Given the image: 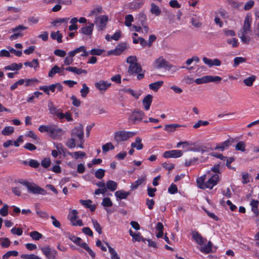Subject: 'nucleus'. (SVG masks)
Listing matches in <instances>:
<instances>
[{
    "mask_svg": "<svg viewBox=\"0 0 259 259\" xmlns=\"http://www.w3.org/2000/svg\"><path fill=\"white\" fill-rule=\"evenodd\" d=\"M49 130V135L54 139H60L63 134L62 130L54 125H51Z\"/></svg>",
    "mask_w": 259,
    "mask_h": 259,
    "instance_id": "obj_9",
    "label": "nucleus"
},
{
    "mask_svg": "<svg viewBox=\"0 0 259 259\" xmlns=\"http://www.w3.org/2000/svg\"><path fill=\"white\" fill-rule=\"evenodd\" d=\"M246 59L243 57H237L234 59V67H237L240 63L245 62Z\"/></svg>",
    "mask_w": 259,
    "mask_h": 259,
    "instance_id": "obj_49",
    "label": "nucleus"
},
{
    "mask_svg": "<svg viewBox=\"0 0 259 259\" xmlns=\"http://www.w3.org/2000/svg\"><path fill=\"white\" fill-rule=\"evenodd\" d=\"M25 85L26 87L32 86L34 85L35 83H38L39 82V80L36 78L25 79Z\"/></svg>",
    "mask_w": 259,
    "mask_h": 259,
    "instance_id": "obj_52",
    "label": "nucleus"
},
{
    "mask_svg": "<svg viewBox=\"0 0 259 259\" xmlns=\"http://www.w3.org/2000/svg\"><path fill=\"white\" fill-rule=\"evenodd\" d=\"M219 176L217 174L213 175L206 182V188L212 189L213 187L217 185L219 181Z\"/></svg>",
    "mask_w": 259,
    "mask_h": 259,
    "instance_id": "obj_14",
    "label": "nucleus"
},
{
    "mask_svg": "<svg viewBox=\"0 0 259 259\" xmlns=\"http://www.w3.org/2000/svg\"><path fill=\"white\" fill-rule=\"evenodd\" d=\"M131 194L130 192H125L123 190L117 191L115 193V196L119 199H126Z\"/></svg>",
    "mask_w": 259,
    "mask_h": 259,
    "instance_id": "obj_28",
    "label": "nucleus"
},
{
    "mask_svg": "<svg viewBox=\"0 0 259 259\" xmlns=\"http://www.w3.org/2000/svg\"><path fill=\"white\" fill-rule=\"evenodd\" d=\"M68 154L75 159L79 158L83 159L86 157L85 153L81 151H76L73 153L68 152Z\"/></svg>",
    "mask_w": 259,
    "mask_h": 259,
    "instance_id": "obj_27",
    "label": "nucleus"
},
{
    "mask_svg": "<svg viewBox=\"0 0 259 259\" xmlns=\"http://www.w3.org/2000/svg\"><path fill=\"white\" fill-rule=\"evenodd\" d=\"M101 204L104 207H111L112 206L113 203L109 198L106 197L103 198Z\"/></svg>",
    "mask_w": 259,
    "mask_h": 259,
    "instance_id": "obj_57",
    "label": "nucleus"
},
{
    "mask_svg": "<svg viewBox=\"0 0 259 259\" xmlns=\"http://www.w3.org/2000/svg\"><path fill=\"white\" fill-rule=\"evenodd\" d=\"M24 65L26 66H29L30 67H33L34 68H38L39 67V63L37 59H33L32 62L27 61L24 63Z\"/></svg>",
    "mask_w": 259,
    "mask_h": 259,
    "instance_id": "obj_41",
    "label": "nucleus"
},
{
    "mask_svg": "<svg viewBox=\"0 0 259 259\" xmlns=\"http://www.w3.org/2000/svg\"><path fill=\"white\" fill-rule=\"evenodd\" d=\"M138 60L135 56H130L126 59V62L130 65L138 63Z\"/></svg>",
    "mask_w": 259,
    "mask_h": 259,
    "instance_id": "obj_64",
    "label": "nucleus"
},
{
    "mask_svg": "<svg viewBox=\"0 0 259 259\" xmlns=\"http://www.w3.org/2000/svg\"><path fill=\"white\" fill-rule=\"evenodd\" d=\"M207 82H218L222 80V78L218 76L206 75Z\"/></svg>",
    "mask_w": 259,
    "mask_h": 259,
    "instance_id": "obj_44",
    "label": "nucleus"
},
{
    "mask_svg": "<svg viewBox=\"0 0 259 259\" xmlns=\"http://www.w3.org/2000/svg\"><path fill=\"white\" fill-rule=\"evenodd\" d=\"M252 19L249 15H246L244 21L243 26L239 30V32H243L244 33H248L251 32V23Z\"/></svg>",
    "mask_w": 259,
    "mask_h": 259,
    "instance_id": "obj_12",
    "label": "nucleus"
},
{
    "mask_svg": "<svg viewBox=\"0 0 259 259\" xmlns=\"http://www.w3.org/2000/svg\"><path fill=\"white\" fill-rule=\"evenodd\" d=\"M231 96L228 93H223L219 96V101L220 102H223L230 99Z\"/></svg>",
    "mask_w": 259,
    "mask_h": 259,
    "instance_id": "obj_42",
    "label": "nucleus"
},
{
    "mask_svg": "<svg viewBox=\"0 0 259 259\" xmlns=\"http://www.w3.org/2000/svg\"><path fill=\"white\" fill-rule=\"evenodd\" d=\"M191 22L192 25L196 28L200 27L202 24L200 21L199 18L195 15L192 17Z\"/></svg>",
    "mask_w": 259,
    "mask_h": 259,
    "instance_id": "obj_34",
    "label": "nucleus"
},
{
    "mask_svg": "<svg viewBox=\"0 0 259 259\" xmlns=\"http://www.w3.org/2000/svg\"><path fill=\"white\" fill-rule=\"evenodd\" d=\"M30 236L35 240H39L42 238V235L37 231H34L30 233Z\"/></svg>",
    "mask_w": 259,
    "mask_h": 259,
    "instance_id": "obj_45",
    "label": "nucleus"
},
{
    "mask_svg": "<svg viewBox=\"0 0 259 259\" xmlns=\"http://www.w3.org/2000/svg\"><path fill=\"white\" fill-rule=\"evenodd\" d=\"M256 76L252 75L243 80L244 83L247 87H251L252 85L253 82L255 80Z\"/></svg>",
    "mask_w": 259,
    "mask_h": 259,
    "instance_id": "obj_39",
    "label": "nucleus"
},
{
    "mask_svg": "<svg viewBox=\"0 0 259 259\" xmlns=\"http://www.w3.org/2000/svg\"><path fill=\"white\" fill-rule=\"evenodd\" d=\"M108 21L107 16L101 15L96 17L94 24L98 28V30H103L105 28Z\"/></svg>",
    "mask_w": 259,
    "mask_h": 259,
    "instance_id": "obj_6",
    "label": "nucleus"
},
{
    "mask_svg": "<svg viewBox=\"0 0 259 259\" xmlns=\"http://www.w3.org/2000/svg\"><path fill=\"white\" fill-rule=\"evenodd\" d=\"M190 150L194 152H200L202 153L209 152L208 148L206 146H199L197 147L191 148Z\"/></svg>",
    "mask_w": 259,
    "mask_h": 259,
    "instance_id": "obj_40",
    "label": "nucleus"
},
{
    "mask_svg": "<svg viewBox=\"0 0 259 259\" xmlns=\"http://www.w3.org/2000/svg\"><path fill=\"white\" fill-rule=\"evenodd\" d=\"M92 222L93 223L94 229L96 231L100 234L102 233V227L99 224L98 221L96 220L92 219Z\"/></svg>",
    "mask_w": 259,
    "mask_h": 259,
    "instance_id": "obj_48",
    "label": "nucleus"
},
{
    "mask_svg": "<svg viewBox=\"0 0 259 259\" xmlns=\"http://www.w3.org/2000/svg\"><path fill=\"white\" fill-rule=\"evenodd\" d=\"M147 17L144 13H141L139 15V21H140L141 25H144L146 24Z\"/></svg>",
    "mask_w": 259,
    "mask_h": 259,
    "instance_id": "obj_61",
    "label": "nucleus"
},
{
    "mask_svg": "<svg viewBox=\"0 0 259 259\" xmlns=\"http://www.w3.org/2000/svg\"><path fill=\"white\" fill-rule=\"evenodd\" d=\"M48 108L50 111V112L52 114L56 115V114L59 111V109H58L54 105L52 102H49L48 104Z\"/></svg>",
    "mask_w": 259,
    "mask_h": 259,
    "instance_id": "obj_53",
    "label": "nucleus"
},
{
    "mask_svg": "<svg viewBox=\"0 0 259 259\" xmlns=\"http://www.w3.org/2000/svg\"><path fill=\"white\" fill-rule=\"evenodd\" d=\"M145 116V113L143 111L135 109L130 116L128 121L132 124H136L141 121Z\"/></svg>",
    "mask_w": 259,
    "mask_h": 259,
    "instance_id": "obj_5",
    "label": "nucleus"
},
{
    "mask_svg": "<svg viewBox=\"0 0 259 259\" xmlns=\"http://www.w3.org/2000/svg\"><path fill=\"white\" fill-rule=\"evenodd\" d=\"M136 132H128L124 130L118 131L114 134V140L117 144H119L122 142L128 140L130 138L136 135Z\"/></svg>",
    "mask_w": 259,
    "mask_h": 259,
    "instance_id": "obj_3",
    "label": "nucleus"
},
{
    "mask_svg": "<svg viewBox=\"0 0 259 259\" xmlns=\"http://www.w3.org/2000/svg\"><path fill=\"white\" fill-rule=\"evenodd\" d=\"M39 249L47 258L56 259L58 253L55 249L50 247L49 245L40 247Z\"/></svg>",
    "mask_w": 259,
    "mask_h": 259,
    "instance_id": "obj_4",
    "label": "nucleus"
},
{
    "mask_svg": "<svg viewBox=\"0 0 259 259\" xmlns=\"http://www.w3.org/2000/svg\"><path fill=\"white\" fill-rule=\"evenodd\" d=\"M192 238L199 245H202L206 241V239L202 237L201 234L197 231L192 232Z\"/></svg>",
    "mask_w": 259,
    "mask_h": 259,
    "instance_id": "obj_18",
    "label": "nucleus"
},
{
    "mask_svg": "<svg viewBox=\"0 0 259 259\" xmlns=\"http://www.w3.org/2000/svg\"><path fill=\"white\" fill-rule=\"evenodd\" d=\"M134 21V17L131 14H128L125 18V25L130 27L132 26V22Z\"/></svg>",
    "mask_w": 259,
    "mask_h": 259,
    "instance_id": "obj_55",
    "label": "nucleus"
},
{
    "mask_svg": "<svg viewBox=\"0 0 259 259\" xmlns=\"http://www.w3.org/2000/svg\"><path fill=\"white\" fill-rule=\"evenodd\" d=\"M154 65L155 67L157 69L164 68L170 69L172 67V65L169 64L162 57H160L155 60Z\"/></svg>",
    "mask_w": 259,
    "mask_h": 259,
    "instance_id": "obj_10",
    "label": "nucleus"
},
{
    "mask_svg": "<svg viewBox=\"0 0 259 259\" xmlns=\"http://www.w3.org/2000/svg\"><path fill=\"white\" fill-rule=\"evenodd\" d=\"M182 125H180L179 124H166L164 126V130L167 131V132H174L176 131L177 127H179L182 126Z\"/></svg>",
    "mask_w": 259,
    "mask_h": 259,
    "instance_id": "obj_33",
    "label": "nucleus"
},
{
    "mask_svg": "<svg viewBox=\"0 0 259 259\" xmlns=\"http://www.w3.org/2000/svg\"><path fill=\"white\" fill-rule=\"evenodd\" d=\"M82 88L80 90V92L81 94V96L83 98H85L87 97V95L89 93V88L87 87L85 83L82 84Z\"/></svg>",
    "mask_w": 259,
    "mask_h": 259,
    "instance_id": "obj_46",
    "label": "nucleus"
},
{
    "mask_svg": "<svg viewBox=\"0 0 259 259\" xmlns=\"http://www.w3.org/2000/svg\"><path fill=\"white\" fill-rule=\"evenodd\" d=\"M212 244L210 241H208L206 245L202 246L200 247V250L202 252L209 253L212 250Z\"/></svg>",
    "mask_w": 259,
    "mask_h": 259,
    "instance_id": "obj_36",
    "label": "nucleus"
},
{
    "mask_svg": "<svg viewBox=\"0 0 259 259\" xmlns=\"http://www.w3.org/2000/svg\"><path fill=\"white\" fill-rule=\"evenodd\" d=\"M71 138L68 139L66 143V146L72 149L76 146L81 149L84 148L83 143L84 142L83 126L82 124H79L78 126H75L71 131Z\"/></svg>",
    "mask_w": 259,
    "mask_h": 259,
    "instance_id": "obj_1",
    "label": "nucleus"
},
{
    "mask_svg": "<svg viewBox=\"0 0 259 259\" xmlns=\"http://www.w3.org/2000/svg\"><path fill=\"white\" fill-rule=\"evenodd\" d=\"M62 34L59 30L56 32H52L51 33V37L54 40H56L58 43L62 42Z\"/></svg>",
    "mask_w": 259,
    "mask_h": 259,
    "instance_id": "obj_30",
    "label": "nucleus"
},
{
    "mask_svg": "<svg viewBox=\"0 0 259 259\" xmlns=\"http://www.w3.org/2000/svg\"><path fill=\"white\" fill-rule=\"evenodd\" d=\"M106 186L107 188L112 192L114 191L117 188V184L112 180L108 181L106 183Z\"/></svg>",
    "mask_w": 259,
    "mask_h": 259,
    "instance_id": "obj_31",
    "label": "nucleus"
},
{
    "mask_svg": "<svg viewBox=\"0 0 259 259\" xmlns=\"http://www.w3.org/2000/svg\"><path fill=\"white\" fill-rule=\"evenodd\" d=\"M147 179L146 176H142L139 178L134 183H132L131 185V189L132 190H135L138 188V187L142 184L143 182L146 181Z\"/></svg>",
    "mask_w": 259,
    "mask_h": 259,
    "instance_id": "obj_21",
    "label": "nucleus"
},
{
    "mask_svg": "<svg viewBox=\"0 0 259 259\" xmlns=\"http://www.w3.org/2000/svg\"><path fill=\"white\" fill-rule=\"evenodd\" d=\"M18 182L26 187L28 189V192L29 193L34 194H41L43 195L47 193V191L44 189L40 188L34 183L29 182L27 181L22 179L19 180Z\"/></svg>",
    "mask_w": 259,
    "mask_h": 259,
    "instance_id": "obj_2",
    "label": "nucleus"
},
{
    "mask_svg": "<svg viewBox=\"0 0 259 259\" xmlns=\"http://www.w3.org/2000/svg\"><path fill=\"white\" fill-rule=\"evenodd\" d=\"M150 12L152 14H154L156 16L160 15L161 13V11L159 7L154 3L151 4Z\"/></svg>",
    "mask_w": 259,
    "mask_h": 259,
    "instance_id": "obj_32",
    "label": "nucleus"
},
{
    "mask_svg": "<svg viewBox=\"0 0 259 259\" xmlns=\"http://www.w3.org/2000/svg\"><path fill=\"white\" fill-rule=\"evenodd\" d=\"M36 213L40 218L48 219L49 216L47 212L45 211H42L38 209L36 206H35Z\"/></svg>",
    "mask_w": 259,
    "mask_h": 259,
    "instance_id": "obj_54",
    "label": "nucleus"
},
{
    "mask_svg": "<svg viewBox=\"0 0 259 259\" xmlns=\"http://www.w3.org/2000/svg\"><path fill=\"white\" fill-rule=\"evenodd\" d=\"M206 179V175H204L200 177H199L196 180V183L198 188L201 189H206V182H205Z\"/></svg>",
    "mask_w": 259,
    "mask_h": 259,
    "instance_id": "obj_26",
    "label": "nucleus"
},
{
    "mask_svg": "<svg viewBox=\"0 0 259 259\" xmlns=\"http://www.w3.org/2000/svg\"><path fill=\"white\" fill-rule=\"evenodd\" d=\"M27 29V27L22 25H19L16 27L11 29V32H15L10 36L11 40L16 39L19 37L23 36V34L21 32V30H24Z\"/></svg>",
    "mask_w": 259,
    "mask_h": 259,
    "instance_id": "obj_7",
    "label": "nucleus"
},
{
    "mask_svg": "<svg viewBox=\"0 0 259 259\" xmlns=\"http://www.w3.org/2000/svg\"><path fill=\"white\" fill-rule=\"evenodd\" d=\"M237 141V140L229 137V139H228L224 142L218 144L214 148V150H219L221 151H223L225 150L228 149L229 147L232 145V144Z\"/></svg>",
    "mask_w": 259,
    "mask_h": 259,
    "instance_id": "obj_8",
    "label": "nucleus"
},
{
    "mask_svg": "<svg viewBox=\"0 0 259 259\" xmlns=\"http://www.w3.org/2000/svg\"><path fill=\"white\" fill-rule=\"evenodd\" d=\"M80 52L84 53V54H81V57H87L89 55V53L87 52L85 47L84 46H80L74 50L70 52V55L71 56H74L76 54Z\"/></svg>",
    "mask_w": 259,
    "mask_h": 259,
    "instance_id": "obj_20",
    "label": "nucleus"
},
{
    "mask_svg": "<svg viewBox=\"0 0 259 259\" xmlns=\"http://www.w3.org/2000/svg\"><path fill=\"white\" fill-rule=\"evenodd\" d=\"M79 202L86 208L90 209L91 211H95L96 209V206L92 204V201L91 200H80Z\"/></svg>",
    "mask_w": 259,
    "mask_h": 259,
    "instance_id": "obj_25",
    "label": "nucleus"
},
{
    "mask_svg": "<svg viewBox=\"0 0 259 259\" xmlns=\"http://www.w3.org/2000/svg\"><path fill=\"white\" fill-rule=\"evenodd\" d=\"M163 84V81H157L155 82L150 83L149 87L150 89L156 92L158 91V90L162 85Z\"/></svg>",
    "mask_w": 259,
    "mask_h": 259,
    "instance_id": "obj_35",
    "label": "nucleus"
},
{
    "mask_svg": "<svg viewBox=\"0 0 259 259\" xmlns=\"http://www.w3.org/2000/svg\"><path fill=\"white\" fill-rule=\"evenodd\" d=\"M18 255V252L15 250L9 251L3 256V259H8L10 256H17Z\"/></svg>",
    "mask_w": 259,
    "mask_h": 259,
    "instance_id": "obj_51",
    "label": "nucleus"
},
{
    "mask_svg": "<svg viewBox=\"0 0 259 259\" xmlns=\"http://www.w3.org/2000/svg\"><path fill=\"white\" fill-rule=\"evenodd\" d=\"M247 33H244L243 32H238V35L241 39L242 42L248 44L250 41V37L249 36H246Z\"/></svg>",
    "mask_w": 259,
    "mask_h": 259,
    "instance_id": "obj_38",
    "label": "nucleus"
},
{
    "mask_svg": "<svg viewBox=\"0 0 259 259\" xmlns=\"http://www.w3.org/2000/svg\"><path fill=\"white\" fill-rule=\"evenodd\" d=\"M126 45L125 43H120L118 45L114 50H110L108 52V55H119L125 49Z\"/></svg>",
    "mask_w": 259,
    "mask_h": 259,
    "instance_id": "obj_16",
    "label": "nucleus"
},
{
    "mask_svg": "<svg viewBox=\"0 0 259 259\" xmlns=\"http://www.w3.org/2000/svg\"><path fill=\"white\" fill-rule=\"evenodd\" d=\"M74 56H71L70 55V52L68 53V56L65 57V58L64 60V64L65 65H69L70 64H72L74 61L73 59Z\"/></svg>",
    "mask_w": 259,
    "mask_h": 259,
    "instance_id": "obj_58",
    "label": "nucleus"
},
{
    "mask_svg": "<svg viewBox=\"0 0 259 259\" xmlns=\"http://www.w3.org/2000/svg\"><path fill=\"white\" fill-rule=\"evenodd\" d=\"M103 12L102 8L101 6H98L96 8L92 10L90 14V16H97L98 14H101Z\"/></svg>",
    "mask_w": 259,
    "mask_h": 259,
    "instance_id": "obj_47",
    "label": "nucleus"
},
{
    "mask_svg": "<svg viewBox=\"0 0 259 259\" xmlns=\"http://www.w3.org/2000/svg\"><path fill=\"white\" fill-rule=\"evenodd\" d=\"M94 24L91 23L89 24V26H86L82 27L79 30V32L80 33L87 35H91L92 34L93 29H94Z\"/></svg>",
    "mask_w": 259,
    "mask_h": 259,
    "instance_id": "obj_19",
    "label": "nucleus"
},
{
    "mask_svg": "<svg viewBox=\"0 0 259 259\" xmlns=\"http://www.w3.org/2000/svg\"><path fill=\"white\" fill-rule=\"evenodd\" d=\"M153 99V96L151 95H147L143 100V104L144 109L148 110L150 109Z\"/></svg>",
    "mask_w": 259,
    "mask_h": 259,
    "instance_id": "obj_22",
    "label": "nucleus"
},
{
    "mask_svg": "<svg viewBox=\"0 0 259 259\" xmlns=\"http://www.w3.org/2000/svg\"><path fill=\"white\" fill-rule=\"evenodd\" d=\"M105 243L108 248L110 253L111 254V259H119L120 257L114 249L111 247L108 243L106 242Z\"/></svg>",
    "mask_w": 259,
    "mask_h": 259,
    "instance_id": "obj_37",
    "label": "nucleus"
},
{
    "mask_svg": "<svg viewBox=\"0 0 259 259\" xmlns=\"http://www.w3.org/2000/svg\"><path fill=\"white\" fill-rule=\"evenodd\" d=\"M0 241H2V246L4 248L9 247L11 243L10 241L8 238H2L0 239Z\"/></svg>",
    "mask_w": 259,
    "mask_h": 259,
    "instance_id": "obj_63",
    "label": "nucleus"
},
{
    "mask_svg": "<svg viewBox=\"0 0 259 259\" xmlns=\"http://www.w3.org/2000/svg\"><path fill=\"white\" fill-rule=\"evenodd\" d=\"M105 170L103 169H98L95 173V176L96 178L101 179L103 178L105 175Z\"/></svg>",
    "mask_w": 259,
    "mask_h": 259,
    "instance_id": "obj_62",
    "label": "nucleus"
},
{
    "mask_svg": "<svg viewBox=\"0 0 259 259\" xmlns=\"http://www.w3.org/2000/svg\"><path fill=\"white\" fill-rule=\"evenodd\" d=\"M130 235L133 237V241H142L143 242H145L146 240V239L144 238L141 235L140 233H135L133 232V231L131 230L129 231Z\"/></svg>",
    "mask_w": 259,
    "mask_h": 259,
    "instance_id": "obj_23",
    "label": "nucleus"
},
{
    "mask_svg": "<svg viewBox=\"0 0 259 259\" xmlns=\"http://www.w3.org/2000/svg\"><path fill=\"white\" fill-rule=\"evenodd\" d=\"M182 155L183 152L179 150L167 151L163 153V157L165 158H178L181 157Z\"/></svg>",
    "mask_w": 259,
    "mask_h": 259,
    "instance_id": "obj_15",
    "label": "nucleus"
},
{
    "mask_svg": "<svg viewBox=\"0 0 259 259\" xmlns=\"http://www.w3.org/2000/svg\"><path fill=\"white\" fill-rule=\"evenodd\" d=\"M60 68L57 65L54 66L49 71L48 75L49 77H53L57 73L60 72Z\"/></svg>",
    "mask_w": 259,
    "mask_h": 259,
    "instance_id": "obj_56",
    "label": "nucleus"
},
{
    "mask_svg": "<svg viewBox=\"0 0 259 259\" xmlns=\"http://www.w3.org/2000/svg\"><path fill=\"white\" fill-rule=\"evenodd\" d=\"M14 131L13 126H6L2 131V134L4 136H9L13 133Z\"/></svg>",
    "mask_w": 259,
    "mask_h": 259,
    "instance_id": "obj_43",
    "label": "nucleus"
},
{
    "mask_svg": "<svg viewBox=\"0 0 259 259\" xmlns=\"http://www.w3.org/2000/svg\"><path fill=\"white\" fill-rule=\"evenodd\" d=\"M245 143L242 141H240V142H238L235 146V149L236 150L241 151L242 152L245 151Z\"/></svg>",
    "mask_w": 259,
    "mask_h": 259,
    "instance_id": "obj_60",
    "label": "nucleus"
},
{
    "mask_svg": "<svg viewBox=\"0 0 259 259\" xmlns=\"http://www.w3.org/2000/svg\"><path fill=\"white\" fill-rule=\"evenodd\" d=\"M111 85L110 82L103 80H100L95 84L96 89L102 93H104Z\"/></svg>",
    "mask_w": 259,
    "mask_h": 259,
    "instance_id": "obj_13",
    "label": "nucleus"
},
{
    "mask_svg": "<svg viewBox=\"0 0 259 259\" xmlns=\"http://www.w3.org/2000/svg\"><path fill=\"white\" fill-rule=\"evenodd\" d=\"M114 149V145L110 142L107 143L102 146V150L104 153H106L109 150Z\"/></svg>",
    "mask_w": 259,
    "mask_h": 259,
    "instance_id": "obj_50",
    "label": "nucleus"
},
{
    "mask_svg": "<svg viewBox=\"0 0 259 259\" xmlns=\"http://www.w3.org/2000/svg\"><path fill=\"white\" fill-rule=\"evenodd\" d=\"M142 71L141 65L139 63L130 65L128 73L130 74H138Z\"/></svg>",
    "mask_w": 259,
    "mask_h": 259,
    "instance_id": "obj_17",
    "label": "nucleus"
},
{
    "mask_svg": "<svg viewBox=\"0 0 259 259\" xmlns=\"http://www.w3.org/2000/svg\"><path fill=\"white\" fill-rule=\"evenodd\" d=\"M65 70L66 71L72 72L78 75H80L82 73L86 74L87 73V71L86 70L78 68L76 67L69 66L66 67L65 68Z\"/></svg>",
    "mask_w": 259,
    "mask_h": 259,
    "instance_id": "obj_24",
    "label": "nucleus"
},
{
    "mask_svg": "<svg viewBox=\"0 0 259 259\" xmlns=\"http://www.w3.org/2000/svg\"><path fill=\"white\" fill-rule=\"evenodd\" d=\"M78 211L76 209H73L71 213H69L68 217L70 220L71 224L73 226H82L83 224L81 220H78Z\"/></svg>",
    "mask_w": 259,
    "mask_h": 259,
    "instance_id": "obj_11",
    "label": "nucleus"
},
{
    "mask_svg": "<svg viewBox=\"0 0 259 259\" xmlns=\"http://www.w3.org/2000/svg\"><path fill=\"white\" fill-rule=\"evenodd\" d=\"M142 139L140 137L136 139L135 142L131 144V147L133 148H136L138 150H140L143 148V144L141 143Z\"/></svg>",
    "mask_w": 259,
    "mask_h": 259,
    "instance_id": "obj_29",
    "label": "nucleus"
},
{
    "mask_svg": "<svg viewBox=\"0 0 259 259\" xmlns=\"http://www.w3.org/2000/svg\"><path fill=\"white\" fill-rule=\"evenodd\" d=\"M217 14H219L224 19H227L229 17V13L225 10L222 8L218 11Z\"/></svg>",
    "mask_w": 259,
    "mask_h": 259,
    "instance_id": "obj_59",
    "label": "nucleus"
}]
</instances>
